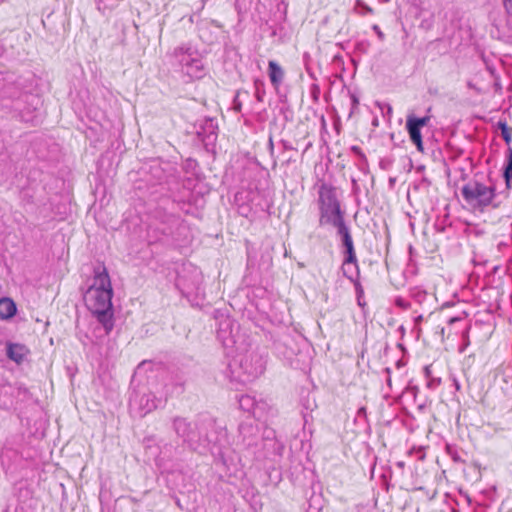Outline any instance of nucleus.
I'll return each mask as SVG.
<instances>
[{
  "label": "nucleus",
  "mask_w": 512,
  "mask_h": 512,
  "mask_svg": "<svg viewBox=\"0 0 512 512\" xmlns=\"http://www.w3.org/2000/svg\"><path fill=\"white\" fill-rule=\"evenodd\" d=\"M112 296L113 289L107 269L104 266L95 268L93 283L86 291L84 299L106 334L114 327Z\"/></svg>",
  "instance_id": "nucleus-1"
},
{
  "label": "nucleus",
  "mask_w": 512,
  "mask_h": 512,
  "mask_svg": "<svg viewBox=\"0 0 512 512\" xmlns=\"http://www.w3.org/2000/svg\"><path fill=\"white\" fill-rule=\"evenodd\" d=\"M33 102H40V99L25 91L24 80L19 77L16 80H7L0 91L1 108L13 118L20 121H28L29 117L23 113L24 104L33 105Z\"/></svg>",
  "instance_id": "nucleus-2"
},
{
  "label": "nucleus",
  "mask_w": 512,
  "mask_h": 512,
  "mask_svg": "<svg viewBox=\"0 0 512 512\" xmlns=\"http://www.w3.org/2000/svg\"><path fill=\"white\" fill-rule=\"evenodd\" d=\"M171 428L182 441L192 450L209 446L214 441L208 435L202 437V429L214 428V420L209 416H203L196 423L185 417L175 416L171 419Z\"/></svg>",
  "instance_id": "nucleus-3"
},
{
  "label": "nucleus",
  "mask_w": 512,
  "mask_h": 512,
  "mask_svg": "<svg viewBox=\"0 0 512 512\" xmlns=\"http://www.w3.org/2000/svg\"><path fill=\"white\" fill-rule=\"evenodd\" d=\"M319 224H329L334 228L345 222L344 211L341 210L340 202L334 188L323 184L319 189Z\"/></svg>",
  "instance_id": "nucleus-4"
},
{
  "label": "nucleus",
  "mask_w": 512,
  "mask_h": 512,
  "mask_svg": "<svg viewBox=\"0 0 512 512\" xmlns=\"http://www.w3.org/2000/svg\"><path fill=\"white\" fill-rule=\"evenodd\" d=\"M461 194L469 205L477 208L489 206L496 196L494 186L485 185L477 180H471L465 184Z\"/></svg>",
  "instance_id": "nucleus-5"
},
{
  "label": "nucleus",
  "mask_w": 512,
  "mask_h": 512,
  "mask_svg": "<svg viewBox=\"0 0 512 512\" xmlns=\"http://www.w3.org/2000/svg\"><path fill=\"white\" fill-rule=\"evenodd\" d=\"M265 363L263 355L258 351L251 350L247 351L244 355H238L234 359V364L239 366L241 372L236 377L242 382H250L263 374Z\"/></svg>",
  "instance_id": "nucleus-6"
},
{
  "label": "nucleus",
  "mask_w": 512,
  "mask_h": 512,
  "mask_svg": "<svg viewBox=\"0 0 512 512\" xmlns=\"http://www.w3.org/2000/svg\"><path fill=\"white\" fill-rule=\"evenodd\" d=\"M184 383L185 379L182 375L176 374L171 378V382L165 385V395L166 397L163 399L162 397L157 398L154 395H147L145 409L147 412H150L154 409L163 407L167 401L168 396L179 395L184 391ZM144 400V397L142 398Z\"/></svg>",
  "instance_id": "nucleus-7"
},
{
  "label": "nucleus",
  "mask_w": 512,
  "mask_h": 512,
  "mask_svg": "<svg viewBox=\"0 0 512 512\" xmlns=\"http://www.w3.org/2000/svg\"><path fill=\"white\" fill-rule=\"evenodd\" d=\"M337 231V235L340 237L341 244L343 247V263H342V273L348 274L347 272V264H354L355 271L358 272V261L354 248V243L352 239V235L350 229L346 223L339 225L335 228Z\"/></svg>",
  "instance_id": "nucleus-8"
},
{
  "label": "nucleus",
  "mask_w": 512,
  "mask_h": 512,
  "mask_svg": "<svg viewBox=\"0 0 512 512\" xmlns=\"http://www.w3.org/2000/svg\"><path fill=\"white\" fill-rule=\"evenodd\" d=\"M234 322L230 318H225L219 322L217 329V339L225 349L239 350L237 346L236 335L234 334Z\"/></svg>",
  "instance_id": "nucleus-9"
},
{
  "label": "nucleus",
  "mask_w": 512,
  "mask_h": 512,
  "mask_svg": "<svg viewBox=\"0 0 512 512\" xmlns=\"http://www.w3.org/2000/svg\"><path fill=\"white\" fill-rule=\"evenodd\" d=\"M206 435H208L211 439L216 440L209 443V446L207 447H201L200 450H196L199 453H205L206 451H210L213 455H221V446H222V439L225 438L226 432L222 430L221 428L216 426V423L214 422V428H207L202 429V437L204 438Z\"/></svg>",
  "instance_id": "nucleus-10"
},
{
  "label": "nucleus",
  "mask_w": 512,
  "mask_h": 512,
  "mask_svg": "<svg viewBox=\"0 0 512 512\" xmlns=\"http://www.w3.org/2000/svg\"><path fill=\"white\" fill-rule=\"evenodd\" d=\"M165 236L171 237L173 240L178 241L182 231L186 230V225L183 220L176 215H169L161 223L158 228Z\"/></svg>",
  "instance_id": "nucleus-11"
},
{
  "label": "nucleus",
  "mask_w": 512,
  "mask_h": 512,
  "mask_svg": "<svg viewBox=\"0 0 512 512\" xmlns=\"http://www.w3.org/2000/svg\"><path fill=\"white\" fill-rule=\"evenodd\" d=\"M239 406L243 411L252 413L254 416L260 417L264 412L266 403L262 400L257 401L252 395H241L238 399Z\"/></svg>",
  "instance_id": "nucleus-12"
},
{
  "label": "nucleus",
  "mask_w": 512,
  "mask_h": 512,
  "mask_svg": "<svg viewBox=\"0 0 512 512\" xmlns=\"http://www.w3.org/2000/svg\"><path fill=\"white\" fill-rule=\"evenodd\" d=\"M175 55L182 66L183 71L197 60L198 54L191 47L181 46L175 49Z\"/></svg>",
  "instance_id": "nucleus-13"
},
{
  "label": "nucleus",
  "mask_w": 512,
  "mask_h": 512,
  "mask_svg": "<svg viewBox=\"0 0 512 512\" xmlns=\"http://www.w3.org/2000/svg\"><path fill=\"white\" fill-rule=\"evenodd\" d=\"M268 76L272 86L278 89L284 80L285 72L276 61L270 60L268 62Z\"/></svg>",
  "instance_id": "nucleus-14"
},
{
  "label": "nucleus",
  "mask_w": 512,
  "mask_h": 512,
  "mask_svg": "<svg viewBox=\"0 0 512 512\" xmlns=\"http://www.w3.org/2000/svg\"><path fill=\"white\" fill-rule=\"evenodd\" d=\"M406 130L409 134L410 140L413 144H415L417 150L419 152H423V141H422V134L421 129L416 126L414 123H412L411 120L408 118L406 119Z\"/></svg>",
  "instance_id": "nucleus-15"
},
{
  "label": "nucleus",
  "mask_w": 512,
  "mask_h": 512,
  "mask_svg": "<svg viewBox=\"0 0 512 512\" xmlns=\"http://www.w3.org/2000/svg\"><path fill=\"white\" fill-rule=\"evenodd\" d=\"M16 305L9 298L0 299V318L8 319L15 315L16 313Z\"/></svg>",
  "instance_id": "nucleus-16"
},
{
  "label": "nucleus",
  "mask_w": 512,
  "mask_h": 512,
  "mask_svg": "<svg viewBox=\"0 0 512 512\" xmlns=\"http://www.w3.org/2000/svg\"><path fill=\"white\" fill-rule=\"evenodd\" d=\"M25 355V347L20 344L9 343L7 345V356L16 363H21Z\"/></svg>",
  "instance_id": "nucleus-17"
},
{
  "label": "nucleus",
  "mask_w": 512,
  "mask_h": 512,
  "mask_svg": "<svg viewBox=\"0 0 512 512\" xmlns=\"http://www.w3.org/2000/svg\"><path fill=\"white\" fill-rule=\"evenodd\" d=\"M184 71L189 77L194 79H200L204 76V66L199 58L192 62Z\"/></svg>",
  "instance_id": "nucleus-18"
},
{
  "label": "nucleus",
  "mask_w": 512,
  "mask_h": 512,
  "mask_svg": "<svg viewBox=\"0 0 512 512\" xmlns=\"http://www.w3.org/2000/svg\"><path fill=\"white\" fill-rule=\"evenodd\" d=\"M503 177L507 188L511 187L512 183V148L509 147L507 150L506 161L503 169Z\"/></svg>",
  "instance_id": "nucleus-19"
},
{
  "label": "nucleus",
  "mask_w": 512,
  "mask_h": 512,
  "mask_svg": "<svg viewBox=\"0 0 512 512\" xmlns=\"http://www.w3.org/2000/svg\"><path fill=\"white\" fill-rule=\"evenodd\" d=\"M195 273H196V275H195V278H194L193 282H192L191 284H188V285H186V284L184 283V279H183V277H182V276H179V277H178V280H177V286H181V285H183V286H184V289H185L188 293H190V292H192V291H194V290H198V288H199V284H200V282H201V278H202V277H201V273H200V272H198V271H196V270H195Z\"/></svg>",
  "instance_id": "nucleus-20"
},
{
  "label": "nucleus",
  "mask_w": 512,
  "mask_h": 512,
  "mask_svg": "<svg viewBox=\"0 0 512 512\" xmlns=\"http://www.w3.org/2000/svg\"><path fill=\"white\" fill-rule=\"evenodd\" d=\"M346 268H347V271H348L347 273H348V274L343 273V275H344L347 279H349L350 281L354 282V283H355V285H356V289H357V291H358V292H360V293H362V290L359 288V286H360V285H359V283L357 282V278H358V275H359V271H358V272H356V271H355V265H354V264H347Z\"/></svg>",
  "instance_id": "nucleus-21"
},
{
  "label": "nucleus",
  "mask_w": 512,
  "mask_h": 512,
  "mask_svg": "<svg viewBox=\"0 0 512 512\" xmlns=\"http://www.w3.org/2000/svg\"><path fill=\"white\" fill-rule=\"evenodd\" d=\"M165 168H162V170L164 172H168V175L166 176V181H177L178 180V176L176 175L177 173V168L169 163H166L165 164Z\"/></svg>",
  "instance_id": "nucleus-22"
},
{
  "label": "nucleus",
  "mask_w": 512,
  "mask_h": 512,
  "mask_svg": "<svg viewBox=\"0 0 512 512\" xmlns=\"http://www.w3.org/2000/svg\"><path fill=\"white\" fill-rule=\"evenodd\" d=\"M409 120L412 121L416 126H418L420 129H422L424 126L428 125L430 122V116H424V117H415L413 115L407 116Z\"/></svg>",
  "instance_id": "nucleus-23"
},
{
  "label": "nucleus",
  "mask_w": 512,
  "mask_h": 512,
  "mask_svg": "<svg viewBox=\"0 0 512 512\" xmlns=\"http://www.w3.org/2000/svg\"><path fill=\"white\" fill-rule=\"evenodd\" d=\"M254 85H255V96H256L257 101L263 102V97L265 94L263 83L259 80H256Z\"/></svg>",
  "instance_id": "nucleus-24"
},
{
  "label": "nucleus",
  "mask_w": 512,
  "mask_h": 512,
  "mask_svg": "<svg viewBox=\"0 0 512 512\" xmlns=\"http://www.w3.org/2000/svg\"><path fill=\"white\" fill-rule=\"evenodd\" d=\"M39 102H33V105L30 104H24L23 107V113L26 114L27 117H29V121H32V113L37 109V105Z\"/></svg>",
  "instance_id": "nucleus-25"
},
{
  "label": "nucleus",
  "mask_w": 512,
  "mask_h": 512,
  "mask_svg": "<svg viewBox=\"0 0 512 512\" xmlns=\"http://www.w3.org/2000/svg\"><path fill=\"white\" fill-rule=\"evenodd\" d=\"M501 136L505 143L509 145L512 141V128H503V132L501 133Z\"/></svg>",
  "instance_id": "nucleus-26"
},
{
  "label": "nucleus",
  "mask_w": 512,
  "mask_h": 512,
  "mask_svg": "<svg viewBox=\"0 0 512 512\" xmlns=\"http://www.w3.org/2000/svg\"><path fill=\"white\" fill-rule=\"evenodd\" d=\"M441 384V379L437 377H432L427 381V387L430 389H435Z\"/></svg>",
  "instance_id": "nucleus-27"
},
{
  "label": "nucleus",
  "mask_w": 512,
  "mask_h": 512,
  "mask_svg": "<svg viewBox=\"0 0 512 512\" xmlns=\"http://www.w3.org/2000/svg\"><path fill=\"white\" fill-rule=\"evenodd\" d=\"M241 92L238 91L236 96L234 97V100H233V109L236 111V112H240L241 109H242V103L241 101L239 100V96H240Z\"/></svg>",
  "instance_id": "nucleus-28"
},
{
  "label": "nucleus",
  "mask_w": 512,
  "mask_h": 512,
  "mask_svg": "<svg viewBox=\"0 0 512 512\" xmlns=\"http://www.w3.org/2000/svg\"><path fill=\"white\" fill-rule=\"evenodd\" d=\"M207 126H208V128L210 129V132H209L208 138H211V137H212V138H213V140H214V139H216V132H215V128H216V126L214 125L213 120H211V119H210V120H208V121H207Z\"/></svg>",
  "instance_id": "nucleus-29"
},
{
  "label": "nucleus",
  "mask_w": 512,
  "mask_h": 512,
  "mask_svg": "<svg viewBox=\"0 0 512 512\" xmlns=\"http://www.w3.org/2000/svg\"><path fill=\"white\" fill-rule=\"evenodd\" d=\"M504 8L510 16H512V0H503Z\"/></svg>",
  "instance_id": "nucleus-30"
},
{
  "label": "nucleus",
  "mask_w": 512,
  "mask_h": 512,
  "mask_svg": "<svg viewBox=\"0 0 512 512\" xmlns=\"http://www.w3.org/2000/svg\"><path fill=\"white\" fill-rule=\"evenodd\" d=\"M356 5H357L358 7H362V8L365 10V12H367V13H372V12H373L372 8H371V7H369V6H367V5H366L364 2H362L361 0H357Z\"/></svg>",
  "instance_id": "nucleus-31"
},
{
  "label": "nucleus",
  "mask_w": 512,
  "mask_h": 512,
  "mask_svg": "<svg viewBox=\"0 0 512 512\" xmlns=\"http://www.w3.org/2000/svg\"><path fill=\"white\" fill-rule=\"evenodd\" d=\"M372 29L376 32L378 38L382 41L384 40V33L381 31L378 25H373Z\"/></svg>",
  "instance_id": "nucleus-32"
},
{
  "label": "nucleus",
  "mask_w": 512,
  "mask_h": 512,
  "mask_svg": "<svg viewBox=\"0 0 512 512\" xmlns=\"http://www.w3.org/2000/svg\"><path fill=\"white\" fill-rule=\"evenodd\" d=\"M424 375H425V377L427 378V381H428L430 378H432V377H433V376H432V371H431V366H429V365H428V366H425V367H424Z\"/></svg>",
  "instance_id": "nucleus-33"
},
{
  "label": "nucleus",
  "mask_w": 512,
  "mask_h": 512,
  "mask_svg": "<svg viewBox=\"0 0 512 512\" xmlns=\"http://www.w3.org/2000/svg\"><path fill=\"white\" fill-rule=\"evenodd\" d=\"M507 378H512V366L507 367L505 370V378H504L505 382H507Z\"/></svg>",
  "instance_id": "nucleus-34"
},
{
  "label": "nucleus",
  "mask_w": 512,
  "mask_h": 512,
  "mask_svg": "<svg viewBox=\"0 0 512 512\" xmlns=\"http://www.w3.org/2000/svg\"><path fill=\"white\" fill-rule=\"evenodd\" d=\"M357 416L365 418L366 417V408L365 407L359 408L357 411Z\"/></svg>",
  "instance_id": "nucleus-35"
},
{
  "label": "nucleus",
  "mask_w": 512,
  "mask_h": 512,
  "mask_svg": "<svg viewBox=\"0 0 512 512\" xmlns=\"http://www.w3.org/2000/svg\"><path fill=\"white\" fill-rule=\"evenodd\" d=\"M281 144L283 145V148L286 150L293 149V147L290 145V143L288 141L282 140Z\"/></svg>",
  "instance_id": "nucleus-36"
},
{
  "label": "nucleus",
  "mask_w": 512,
  "mask_h": 512,
  "mask_svg": "<svg viewBox=\"0 0 512 512\" xmlns=\"http://www.w3.org/2000/svg\"><path fill=\"white\" fill-rule=\"evenodd\" d=\"M418 391H419V388L417 386H412L409 388V393H412L414 398L416 397Z\"/></svg>",
  "instance_id": "nucleus-37"
},
{
  "label": "nucleus",
  "mask_w": 512,
  "mask_h": 512,
  "mask_svg": "<svg viewBox=\"0 0 512 512\" xmlns=\"http://www.w3.org/2000/svg\"><path fill=\"white\" fill-rule=\"evenodd\" d=\"M3 512H25L23 508H14L11 510L10 508L5 509Z\"/></svg>",
  "instance_id": "nucleus-38"
},
{
  "label": "nucleus",
  "mask_w": 512,
  "mask_h": 512,
  "mask_svg": "<svg viewBox=\"0 0 512 512\" xmlns=\"http://www.w3.org/2000/svg\"><path fill=\"white\" fill-rule=\"evenodd\" d=\"M498 127L501 130V133L503 132V128H509V126L506 124V122H498Z\"/></svg>",
  "instance_id": "nucleus-39"
},
{
  "label": "nucleus",
  "mask_w": 512,
  "mask_h": 512,
  "mask_svg": "<svg viewBox=\"0 0 512 512\" xmlns=\"http://www.w3.org/2000/svg\"><path fill=\"white\" fill-rule=\"evenodd\" d=\"M421 27H425V28H430L431 27V22H427V21H422L421 22Z\"/></svg>",
  "instance_id": "nucleus-40"
},
{
  "label": "nucleus",
  "mask_w": 512,
  "mask_h": 512,
  "mask_svg": "<svg viewBox=\"0 0 512 512\" xmlns=\"http://www.w3.org/2000/svg\"><path fill=\"white\" fill-rule=\"evenodd\" d=\"M352 104H353V107H356L359 104L357 97L354 95L352 96Z\"/></svg>",
  "instance_id": "nucleus-41"
},
{
  "label": "nucleus",
  "mask_w": 512,
  "mask_h": 512,
  "mask_svg": "<svg viewBox=\"0 0 512 512\" xmlns=\"http://www.w3.org/2000/svg\"><path fill=\"white\" fill-rule=\"evenodd\" d=\"M269 147H270L271 151H273V142H272L271 138L269 140Z\"/></svg>",
  "instance_id": "nucleus-42"
},
{
  "label": "nucleus",
  "mask_w": 512,
  "mask_h": 512,
  "mask_svg": "<svg viewBox=\"0 0 512 512\" xmlns=\"http://www.w3.org/2000/svg\"><path fill=\"white\" fill-rule=\"evenodd\" d=\"M421 320H422V316L421 315L416 318V322L421 321Z\"/></svg>",
  "instance_id": "nucleus-43"
},
{
  "label": "nucleus",
  "mask_w": 512,
  "mask_h": 512,
  "mask_svg": "<svg viewBox=\"0 0 512 512\" xmlns=\"http://www.w3.org/2000/svg\"><path fill=\"white\" fill-rule=\"evenodd\" d=\"M455 387H456V389H459V388H460L459 383H458V382H456V381H455Z\"/></svg>",
  "instance_id": "nucleus-44"
},
{
  "label": "nucleus",
  "mask_w": 512,
  "mask_h": 512,
  "mask_svg": "<svg viewBox=\"0 0 512 512\" xmlns=\"http://www.w3.org/2000/svg\"><path fill=\"white\" fill-rule=\"evenodd\" d=\"M397 304H398L399 306H403V304H402V301H401V300H397Z\"/></svg>",
  "instance_id": "nucleus-45"
},
{
  "label": "nucleus",
  "mask_w": 512,
  "mask_h": 512,
  "mask_svg": "<svg viewBox=\"0 0 512 512\" xmlns=\"http://www.w3.org/2000/svg\"><path fill=\"white\" fill-rule=\"evenodd\" d=\"M358 304H359V305H362V304H361V301H360V296H359V295H358Z\"/></svg>",
  "instance_id": "nucleus-46"
},
{
  "label": "nucleus",
  "mask_w": 512,
  "mask_h": 512,
  "mask_svg": "<svg viewBox=\"0 0 512 512\" xmlns=\"http://www.w3.org/2000/svg\"><path fill=\"white\" fill-rule=\"evenodd\" d=\"M4 0H0V3L3 2Z\"/></svg>",
  "instance_id": "nucleus-47"
}]
</instances>
